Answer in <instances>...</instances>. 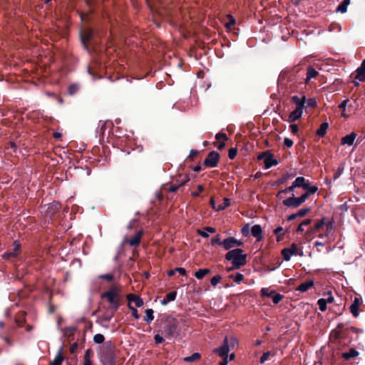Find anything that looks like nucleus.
<instances>
[{
  "mask_svg": "<svg viewBox=\"0 0 365 365\" xmlns=\"http://www.w3.org/2000/svg\"><path fill=\"white\" fill-rule=\"evenodd\" d=\"M304 189L307 190L304 194H308L309 197L310 195L316 193L318 190V187L315 185H310V182L309 181L307 182V185Z\"/></svg>",
  "mask_w": 365,
  "mask_h": 365,
  "instance_id": "2f4dec72",
  "label": "nucleus"
},
{
  "mask_svg": "<svg viewBox=\"0 0 365 365\" xmlns=\"http://www.w3.org/2000/svg\"><path fill=\"white\" fill-rule=\"evenodd\" d=\"M362 304V300L359 297H354L352 303L349 307L350 312L354 317H357L359 315V307Z\"/></svg>",
  "mask_w": 365,
  "mask_h": 365,
  "instance_id": "4468645a",
  "label": "nucleus"
},
{
  "mask_svg": "<svg viewBox=\"0 0 365 365\" xmlns=\"http://www.w3.org/2000/svg\"><path fill=\"white\" fill-rule=\"evenodd\" d=\"M128 307L131 310L132 316L135 319H138L140 318V315L138 313V310L135 307H133L130 303H128Z\"/></svg>",
  "mask_w": 365,
  "mask_h": 365,
  "instance_id": "de8ad7c7",
  "label": "nucleus"
},
{
  "mask_svg": "<svg viewBox=\"0 0 365 365\" xmlns=\"http://www.w3.org/2000/svg\"><path fill=\"white\" fill-rule=\"evenodd\" d=\"M154 340L155 344H161L164 341L163 337L159 334V332L154 336Z\"/></svg>",
  "mask_w": 365,
  "mask_h": 365,
  "instance_id": "13d9d810",
  "label": "nucleus"
},
{
  "mask_svg": "<svg viewBox=\"0 0 365 365\" xmlns=\"http://www.w3.org/2000/svg\"><path fill=\"white\" fill-rule=\"evenodd\" d=\"M93 31L91 29H85L81 32V39L84 47L88 50V43L93 38Z\"/></svg>",
  "mask_w": 365,
  "mask_h": 365,
  "instance_id": "9b49d317",
  "label": "nucleus"
},
{
  "mask_svg": "<svg viewBox=\"0 0 365 365\" xmlns=\"http://www.w3.org/2000/svg\"><path fill=\"white\" fill-rule=\"evenodd\" d=\"M222 277L220 275H215L211 279V284L213 286H216L221 280Z\"/></svg>",
  "mask_w": 365,
  "mask_h": 365,
  "instance_id": "5fc2aeb1",
  "label": "nucleus"
},
{
  "mask_svg": "<svg viewBox=\"0 0 365 365\" xmlns=\"http://www.w3.org/2000/svg\"><path fill=\"white\" fill-rule=\"evenodd\" d=\"M257 159L264 160V168L266 169H269L278 164V161L274 158V155L269 151H265L259 153L257 156Z\"/></svg>",
  "mask_w": 365,
  "mask_h": 365,
  "instance_id": "6e6552de",
  "label": "nucleus"
},
{
  "mask_svg": "<svg viewBox=\"0 0 365 365\" xmlns=\"http://www.w3.org/2000/svg\"><path fill=\"white\" fill-rule=\"evenodd\" d=\"M210 272V269H200L195 273V277L198 279H202L207 274Z\"/></svg>",
  "mask_w": 365,
  "mask_h": 365,
  "instance_id": "72a5a7b5",
  "label": "nucleus"
},
{
  "mask_svg": "<svg viewBox=\"0 0 365 365\" xmlns=\"http://www.w3.org/2000/svg\"><path fill=\"white\" fill-rule=\"evenodd\" d=\"M158 332L165 334V337L168 339L177 337L180 333L178 320L175 318H167L163 327V330L158 331Z\"/></svg>",
  "mask_w": 365,
  "mask_h": 365,
  "instance_id": "39448f33",
  "label": "nucleus"
},
{
  "mask_svg": "<svg viewBox=\"0 0 365 365\" xmlns=\"http://www.w3.org/2000/svg\"><path fill=\"white\" fill-rule=\"evenodd\" d=\"M197 232L202 237H209L208 232L214 233V232H215V229L213 227H206L205 228V230H199L197 231Z\"/></svg>",
  "mask_w": 365,
  "mask_h": 365,
  "instance_id": "7c9ffc66",
  "label": "nucleus"
},
{
  "mask_svg": "<svg viewBox=\"0 0 365 365\" xmlns=\"http://www.w3.org/2000/svg\"><path fill=\"white\" fill-rule=\"evenodd\" d=\"M318 75L319 72L317 71H316L312 66H309L307 71L305 83H308L312 78L317 77Z\"/></svg>",
  "mask_w": 365,
  "mask_h": 365,
  "instance_id": "5701e85b",
  "label": "nucleus"
},
{
  "mask_svg": "<svg viewBox=\"0 0 365 365\" xmlns=\"http://www.w3.org/2000/svg\"><path fill=\"white\" fill-rule=\"evenodd\" d=\"M317 304L319 305V309L320 311L322 312H325L327 310V302L324 300V298H322V299H319L318 301H317Z\"/></svg>",
  "mask_w": 365,
  "mask_h": 365,
  "instance_id": "79ce46f5",
  "label": "nucleus"
},
{
  "mask_svg": "<svg viewBox=\"0 0 365 365\" xmlns=\"http://www.w3.org/2000/svg\"><path fill=\"white\" fill-rule=\"evenodd\" d=\"M356 134L354 132L351 133L349 135H345L341 138V145H348L349 146L354 144V142L356 139Z\"/></svg>",
  "mask_w": 365,
  "mask_h": 365,
  "instance_id": "f3484780",
  "label": "nucleus"
},
{
  "mask_svg": "<svg viewBox=\"0 0 365 365\" xmlns=\"http://www.w3.org/2000/svg\"><path fill=\"white\" fill-rule=\"evenodd\" d=\"M235 24V19L233 18V16H232L231 15H230V32H232L233 35H237V32L235 31V30L232 31V29H231V26H234Z\"/></svg>",
  "mask_w": 365,
  "mask_h": 365,
  "instance_id": "4d7b16f0",
  "label": "nucleus"
},
{
  "mask_svg": "<svg viewBox=\"0 0 365 365\" xmlns=\"http://www.w3.org/2000/svg\"><path fill=\"white\" fill-rule=\"evenodd\" d=\"M115 312H113L112 309L108 308L106 312L101 316V320L106 322H109L114 317Z\"/></svg>",
  "mask_w": 365,
  "mask_h": 365,
  "instance_id": "a878e982",
  "label": "nucleus"
},
{
  "mask_svg": "<svg viewBox=\"0 0 365 365\" xmlns=\"http://www.w3.org/2000/svg\"><path fill=\"white\" fill-rule=\"evenodd\" d=\"M215 138L217 141H221V140H228V138L227 136V135L225 133H218L216 134L215 135Z\"/></svg>",
  "mask_w": 365,
  "mask_h": 365,
  "instance_id": "8fccbe9b",
  "label": "nucleus"
},
{
  "mask_svg": "<svg viewBox=\"0 0 365 365\" xmlns=\"http://www.w3.org/2000/svg\"><path fill=\"white\" fill-rule=\"evenodd\" d=\"M355 79L361 82L365 81V59L363 60L361 66L356 69Z\"/></svg>",
  "mask_w": 365,
  "mask_h": 365,
  "instance_id": "dca6fc26",
  "label": "nucleus"
},
{
  "mask_svg": "<svg viewBox=\"0 0 365 365\" xmlns=\"http://www.w3.org/2000/svg\"><path fill=\"white\" fill-rule=\"evenodd\" d=\"M86 3L89 6L91 12H94L96 0H86Z\"/></svg>",
  "mask_w": 365,
  "mask_h": 365,
  "instance_id": "864d4df0",
  "label": "nucleus"
},
{
  "mask_svg": "<svg viewBox=\"0 0 365 365\" xmlns=\"http://www.w3.org/2000/svg\"><path fill=\"white\" fill-rule=\"evenodd\" d=\"M99 277L103 279H106L108 282L113 281L114 278L113 275L111 274H101L99 276Z\"/></svg>",
  "mask_w": 365,
  "mask_h": 365,
  "instance_id": "6e6d98bb",
  "label": "nucleus"
},
{
  "mask_svg": "<svg viewBox=\"0 0 365 365\" xmlns=\"http://www.w3.org/2000/svg\"><path fill=\"white\" fill-rule=\"evenodd\" d=\"M91 351L90 349H87L84 354V361L83 365H93V363L91 360Z\"/></svg>",
  "mask_w": 365,
  "mask_h": 365,
  "instance_id": "e433bc0d",
  "label": "nucleus"
},
{
  "mask_svg": "<svg viewBox=\"0 0 365 365\" xmlns=\"http://www.w3.org/2000/svg\"><path fill=\"white\" fill-rule=\"evenodd\" d=\"M237 150L236 148H230V159H234L237 155Z\"/></svg>",
  "mask_w": 365,
  "mask_h": 365,
  "instance_id": "0e129e2a",
  "label": "nucleus"
},
{
  "mask_svg": "<svg viewBox=\"0 0 365 365\" xmlns=\"http://www.w3.org/2000/svg\"><path fill=\"white\" fill-rule=\"evenodd\" d=\"M251 234L252 235L256 238L257 242H259L263 238L262 235V229L261 225H255L251 228Z\"/></svg>",
  "mask_w": 365,
  "mask_h": 365,
  "instance_id": "2eb2a0df",
  "label": "nucleus"
},
{
  "mask_svg": "<svg viewBox=\"0 0 365 365\" xmlns=\"http://www.w3.org/2000/svg\"><path fill=\"white\" fill-rule=\"evenodd\" d=\"M293 140H291L290 138H285L284 140V144L286 147L287 148H291L292 147L293 145Z\"/></svg>",
  "mask_w": 365,
  "mask_h": 365,
  "instance_id": "69168bd1",
  "label": "nucleus"
},
{
  "mask_svg": "<svg viewBox=\"0 0 365 365\" xmlns=\"http://www.w3.org/2000/svg\"><path fill=\"white\" fill-rule=\"evenodd\" d=\"M75 330H76L75 327H66L64 329V336L66 337H70L71 336L73 335Z\"/></svg>",
  "mask_w": 365,
  "mask_h": 365,
  "instance_id": "ea45409f",
  "label": "nucleus"
},
{
  "mask_svg": "<svg viewBox=\"0 0 365 365\" xmlns=\"http://www.w3.org/2000/svg\"><path fill=\"white\" fill-rule=\"evenodd\" d=\"M128 303L133 302L137 307H140L143 305V300L138 296L133 294H129L127 296Z\"/></svg>",
  "mask_w": 365,
  "mask_h": 365,
  "instance_id": "a211bd4d",
  "label": "nucleus"
},
{
  "mask_svg": "<svg viewBox=\"0 0 365 365\" xmlns=\"http://www.w3.org/2000/svg\"><path fill=\"white\" fill-rule=\"evenodd\" d=\"M201 357V355L199 353H194L190 356H187L184 358V361L185 362H194L198 361Z\"/></svg>",
  "mask_w": 365,
  "mask_h": 365,
  "instance_id": "c9c22d12",
  "label": "nucleus"
},
{
  "mask_svg": "<svg viewBox=\"0 0 365 365\" xmlns=\"http://www.w3.org/2000/svg\"><path fill=\"white\" fill-rule=\"evenodd\" d=\"M325 220H326L325 217H322L319 220H317L314 223V226L311 228V230L307 232V234L315 233L316 232L319 231V229H321L325 225Z\"/></svg>",
  "mask_w": 365,
  "mask_h": 365,
  "instance_id": "4be33fe9",
  "label": "nucleus"
},
{
  "mask_svg": "<svg viewBox=\"0 0 365 365\" xmlns=\"http://www.w3.org/2000/svg\"><path fill=\"white\" fill-rule=\"evenodd\" d=\"M294 174L293 173H286L284 174V175L282 176V178L279 179V183H284L286 182L287 180L293 178L294 177Z\"/></svg>",
  "mask_w": 365,
  "mask_h": 365,
  "instance_id": "4c0bfd02",
  "label": "nucleus"
},
{
  "mask_svg": "<svg viewBox=\"0 0 365 365\" xmlns=\"http://www.w3.org/2000/svg\"><path fill=\"white\" fill-rule=\"evenodd\" d=\"M292 101L296 104V108L299 109L303 110L304 107V103L306 101V98L304 96L302 97H299L297 96H294L292 97Z\"/></svg>",
  "mask_w": 365,
  "mask_h": 365,
  "instance_id": "aec40b11",
  "label": "nucleus"
},
{
  "mask_svg": "<svg viewBox=\"0 0 365 365\" xmlns=\"http://www.w3.org/2000/svg\"><path fill=\"white\" fill-rule=\"evenodd\" d=\"M121 292L122 291L119 286L113 284L106 292H104L101 294V298L102 299H105L108 301L110 304L108 307L110 309H112L113 312H117L121 306V302L123 299Z\"/></svg>",
  "mask_w": 365,
  "mask_h": 365,
  "instance_id": "f03ea898",
  "label": "nucleus"
},
{
  "mask_svg": "<svg viewBox=\"0 0 365 365\" xmlns=\"http://www.w3.org/2000/svg\"><path fill=\"white\" fill-rule=\"evenodd\" d=\"M247 255L240 248L230 250V262L232 264L230 270L237 269L245 266L247 262Z\"/></svg>",
  "mask_w": 365,
  "mask_h": 365,
  "instance_id": "7ed1b4c3",
  "label": "nucleus"
},
{
  "mask_svg": "<svg viewBox=\"0 0 365 365\" xmlns=\"http://www.w3.org/2000/svg\"><path fill=\"white\" fill-rule=\"evenodd\" d=\"M290 131L292 134L296 135L299 131V127L297 124H291L289 126Z\"/></svg>",
  "mask_w": 365,
  "mask_h": 365,
  "instance_id": "052dcab7",
  "label": "nucleus"
},
{
  "mask_svg": "<svg viewBox=\"0 0 365 365\" xmlns=\"http://www.w3.org/2000/svg\"><path fill=\"white\" fill-rule=\"evenodd\" d=\"M303 110L295 108L292 112L290 113L288 118V121L290 123L294 122L302 117Z\"/></svg>",
  "mask_w": 365,
  "mask_h": 365,
  "instance_id": "6ab92c4d",
  "label": "nucleus"
},
{
  "mask_svg": "<svg viewBox=\"0 0 365 365\" xmlns=\"http://www.w3.org/2000/svg\"><path fill=\"white\" fill-rule=\"evenodd\" d=\"M350 0H343L338 6L336 11L341 13H345L347 10V6L349 4Z\"/></svg>",
  "mask_w": 365,
  "mask_h": 365,
  "instance_id": "f704fd0d",
  "label": "nucleus"
},
{
  "mask_svg": "<svg viewBox=\"0 0 365 365\" xmlns=\"http://www.w3.org/2000/svg\"><path fill=\"white\" fill-rule=\"evenodd\" d=\"M329 124L327 122L322 123L317 130L316 134L319 137H324L328 129Z\"/></svg>",
  "mask_w": 365,
  "mask_h": 365,
  "instance_id": "cd10ccee",
  "label": "nucleus"
},
{
  "mask_svg": "<svg viewBox=\"0 0 365 365\" xmlns=\"http://www.w3.org/2000/svg\"><path fill=\"white\" fill-rule=\"evenodd\" d=\"M243 245V242L241 240H235L233 237H230V250L235 245L241 246Z\"/></svg>",
  "mask_w": 365,
  "mask_h": 365,
  "instance_id": "49530a36",
  "label": "nucleus"
},
{
  "mask_svg": "<svg viewBox=\"0 0 365 365\" xmlns=\"http://www.w3.org/2000/svg\"><path fill=\"white\" fill-rule=\"evenodd\" d=\"M271 297L272 298V301L275 304L279 303L283 299V296L279 293H276L275 291Z\"/></svg>",
  "mask_w": 365,
  "mask_h": 365,
  "instance_id": "58836bf2",
  "label": "nucleus"
},
{
  "mask_svg": "<svg viewBox=\"0 0 365 365\" xmlns=\"http://www.w3.org/2000/svg\"><path fill=\"white\" fill-rule=\"evenodd\" d=\"M13 249L7 250L2 255L3 259L9 260L11 258L16 257L21 252V244L18 241H14L13 244Z\"/></svg>",
  "mask_w": 365,
  "mask_h": 365,
  "instance_id": "1a4fd4ad",
  "label": "nucleus"
},
{
  "mask_svg": "<svg viewBox=\"0 0 365 365\" xmlns=\"http://www.w3.org/2000/svg\"><path fill=\"white\" fill-rule=\"evenodd\" d=\"M105 340V337L103 334H96V335H94L93 336V341L96 343V344H102L103 343Z\"/></svg>",
  "mask_w": 365,
  "mask_h": 365,
  "instance_id": "c03bdc74",
  "label": "nucleus"
},
{
  "mask_svg": "<svg viewBox=\"0 0 365 365\" xmlns=\"http://www.w3.org/2000/svg\"><path fill=\"white\" fill-rule=\"evenodd\" d=\"M283 230L282 227L279 226L274 230V232L275 235H277V242L281 241L283 239L284 234H280Z\"/></svg>",
  "mask_w": 365,
  "mask_h": 365,
  "instance_id": "a19ab883",
  "label": "nucleus"
},
{
  "mask_svg": "<svg viewBox=\"0 0 365 365\" xmlns=\"http://www.w3.org/2000/svg\"><path fill=\"white\" fill-rule=\"evenodd\" d=\"M307 182L304 177H297L292 183L295 187L304 188Z\"/></svg>",
  "mask_w": 365,
  "mask_h": 365,
  "instance_id": "bb28decb",
  "label": "nucleus"
},
{
  "mask_svg": "<svg viewBox=\"0 0 365 365\" xmlns=\"http://www.w3.org/2000/svg\"><path fill=\"white\" fill-rule=\"evenodd\" d=\"M213 353L218 355L222 359V361L219 363V365L228 364V336H225L223 344L218 348L213 350Z\"/></svg>",
  "mask_w": 365,
  "mask_h": 365,
  "instance_id": "423d86ee",
  "label": "nucleus"
},
{
  "mask_svg": "<svg viewBox=\"0 0 365 365\" xmlns=\"http://www.w3.org/2000/svg\"><path fill=\"white\" fill-rule=\"evenodd\" d=\"M308 197V194H303L300 197H296L292 193L291 197L282 201V204L287 207H298L304 203Z\"/></svg>",
  "mask_w": 365,
  "mask_h": 365,
  "instance_id": "0eeeda50",
  "label": "nucleus"
},
{
  "mask_svg": "<svg viewBox=\"0 0 365 365\" xmlns=\"http://www.w3.org/2000/svg\"><path fill=\"white\" fill-rule=\"evenodd\" d=\"M210 205L213 209L218 210V211L222 210L228 206V197H225L223 204H220L217 207L215 205V202L214 198H211L210 199Z\"/></svg>",
  "mask_w": 365,
  "mask_h": 365,
  "instance_id": "b1692460",
  "label": "nucleus"
},
{
  "mask_svg": "<svg viewBox=\"0 0 365 365\" xmlns=\"http://www.w3.org/2000/svg\"><path fill=\"white\" fill-rule=\"evenodd\" d=\"M63 359H64V358H63V356L62 355V349L61 348L59 349L57 355L56 356V357L53 360V361L51 362V365H61Z\"/></svg>",
  "mask_w": 365,
  "mask_h": 365,
  "instance_id": "c85d7f7f",
  "label": "nucleus"
},
{
  "mask_svg": "<svg viewBox=\"0 0 365 365\" xmlns=\"http://www.w3.org/2000/svg\"><path fill=\"white\" fill-rule=\"evenodd\" d=\"M177 297V292L175 291L170 292L168 294H166L165 298L167 299V301L172 302Z\"/></svg>",
  "mask_w": 365,
  "mask_h": 365,
  "instance_id": "09e8293b",
  "label": "nucleus"
},
{
  "mask_svg": "<svg viewBox=\"0 0 365 365\" xmlns=\"http://www.w3.org/2000/svg\"><path fill=\"white\" fill-rule=\"evenodd\" d=\"M198 153L199 152L197 150H194V149L191 150L190 152L188 158H190L192 160L197 155Z\"/></svg>",
  "mask_w": 365,
  "mask_h": 365,
  "instance_id": "774afa93",
  "label": "nucleus"
},
{
  "mask_svg": "<svg viewBox=\"0 0 365 365\" xmlns=\"http://www.w3.org/2000/svg\"><path fill=\"white\" fill-rule=\"evenodd\" d=\"M314 282L313 280H308V281H306V282L302 283L300 285H299L297 287L296 290L299 291L301 292H305L309 289L312 287L314 286Z\"/></svg>",
  "mask_w": 365,
  "mask_h": 365,
  "instance_id": "412c9836",
  "label": "nucleus"
},
{
  "mask_svg": "<svg viewBox=\"0 0 365 365\" xmlns=\"http://www.w3.org/2000/svg\"><path fill=\"white\" fill-rule=\"evenodd\" d=\"M220 155L216 151H211L204 160V165L207 168H214L217 165Z\"/></svg>",
  "mask_w": 365,
  "mask_h": 365,
  "instance_id": "9d476101",
  "label": "nucleus"
},
{
  "mask_svg": "<svg viewBox=\"0 0 365 365\" xmlns=\"http://www.w3.org/2000/svg\"><path fill=\"white\" fill-rule=\"evenodd\" d=\"M363 333V329L354 326L348 327L344 323H339L330 333L329 339L332 342L341 341V340H349L351 341V334L357 336Z\"/></svg>",
  "mask_w": 365,
  "mask_h": 365,
  "instance_id": "f257e3e1",
  "label": "nucleus"
},
{
  "mask_svg": "<svg viewBox=\"0 0 365 365\" xmlns=\"http://www.w3.org/2000/svg\"><path fill=\"white\" fill-rule=\"evenodd\" d=\"M238 346V341L235 338L230 339V348H235Z\"/></svg>",
  "mask_w": 365,
  "mask_h": 365,
  "instance_id": "338daca9",
  "label": "nucleus"
},
{
  "mask_svg": "<svg viewBox=\"0 0 365 365\" xmlns=\"http://www.w3.org/2000/svg\"><path fill=\"white\" fill-rule=\"evenodd\" d=\"M359 354V351H357L355 349H350L348 352L342 353L341 357L346 360H348L351 358L356 357Z\"/></svg>",
  "mask_w": 365,
  "mask_h": 365,
  "instance_id": "393cba45",
  "label": "nucleus"
},
{
  "mask_svg": "<svg viewBox=\"0 0 365 365\" xmlns=\"http://www.w3.org/2000/svg\"><path fill=\"white\" fill-rule=\"evenodd\" d=\"M296 188L295 187H294V185L293 183L292 184L291 186L282 190H280L277 195V197H282V195L284 194V193H287V192H293L294 189Z\"/></svg>",
  "mask_w": 365,
  "mask_h": 365,
  "instance_id": "37998d69",
  "label": "nucleus"
},
{
  "mask_svg": "<svg viewBox=\"0 0 365 365\" xmlns=\"http://www.w3.org/2000/svg\"><path fill=\"white\" fill-rule=\"evenodd\" d=\"M143 235V230H140L137 233L130 239H125L123 242L128 243L131 247H137L140 245L141 238Z\"/></svg>",
  "mask_w": 365,
  "mask_h": 365,
  "instance_id": "ddd939ff",
  "label": "nucleus"
},
{
  "mask_svg": "<svg viewBox=\"0 0 365 365\" xmlns=\"http://www.w3.org/2000/svg\"><path fill=\"white\" fill-rule=\"evenodd\" d=\"M230 279H233L235 282L239 284L243 280L244 275L240 273H237L235 276L230 274Z\"/></svg>",
  "mask_w": 365,
  "mask_h": 365,
  "instance_id": "a18cd8bd",
  "label": "nucleus"
},
{
  "mask_svg": "<svg viewBox=\"0 0 365 365\" xmlns=\"http://www.w3.org/2000/svg\"><path fill=\"white\" fill-rule=\"evenodd\" d=\"M324 295H327V298L324 299L327 303L331 304L334 302V297L331 292H328L327 293H324Z\"/></svg>",
  "mask_w": 365,
  "mask_h": 365,
  "instance_id": "bf43d9fd",
  "label": "nucleus"
},
{
  "mask_svg": "<svg viewBox=\"0 0 365 365\" xmlns=\"http://www.w3.org/2000/svg\"><path fill=\"white\" fill-rule=\"evenodd\" d=\"M103 365H116L115 346L111 341L105 343L100 356Z\"/></svg>",
  "mask_w": 365,
  "mask_h": 365,
  "instance_id": "20e7f679",
  "label": "nucleus"
},
{
  "mask_svg": "<svg viewBox=\"0 0 365 365\" xmlns=\"http://www.w3.org/2000/svg\"><path fill=\"white\" fill-rule=\"evenodd\" d=\"M310 212V208H304V209H300L297 212V215L298 217H304L305 216L308 212Z\"/></svg>",
  "mask_w": 365,
  "mask_h": 365,
  "instance_id": "603ef678",
  "label": "nucleus"
},
{
  "mask_svg": "<svg viewBox=\"0 0 365 365\" xmlns=\"http://www.w3.org/2000/svg\"><path fill=\"white\" fill-rule=\"evenodd\" d=\"M343 170H344L343 166L339 167L338 169L336 170V171L334 174V180L337 179L341 175V173H343Z\"/></svg>",
  "mask_w": 365,
  "mask_h": 365,
  "instance_id": "680f3d73",
  "label": "nucleus"
},
{
  "mask_svg": "<svg viewBox=\"0 0 365 365\" xmlns=\"http://www.w3.org/2000/svg\"><path fill=\"white\" fill-rule=\"evenodd\" d=\"M145 316L144 317V321L147 324H150L154 319L153 310L152 309H147L145 311Z\"/></svg>",
  "mask_w": 365,
  "mask_h": 365,
  "instance_id": "c756f323",
  "label": "nucleus"
},
{
  "mask_svg": "<svg viewBox=\"0 0 365 365\" xmlns=\"http://www.w3.org/2000/svg\"><path fill=\"white\" fill-rule=\"evenodd\" d=\"M274 291H269L267 288H262L261 290L262 295L264 297H271L272 294H274Z\"/></svg>",
  "mask_w": 365,
  "mask_h": 365,
  "instance_id": "3c124183",
  "label": "nucleus"
},
{
  "mask_svg": "<svg viewBox=\"0 0 365 365\" xmlns=\"http://www.w3.org/2000/svg\"><path fill=\"white\" fill-rule=\"evenodd\" d=\"M298 246L295 243H292L290 247L284 248L281 254L283 257V259L285 261H289L292 255H297Z\"/></svg>",
  "mask_w": 365,
  "mask_h": 365,
  "instance_id": "f8f14e48",
  "label": "nucleus"
},
{
  "mask_svg": "<svg viewBox=\"0 0 365 365\" xmlns=\"http://www.w3.org/2000/svg\"><path fill=\"white\" fill-rule=\"evenodd\" d=\"M269 355H270L269 351L264 352V353L262 355V356H261V358H260V363H261V364L264 363V362L268 359V358H269Z\"/></svg>",
  "mask_w": 365,
  "mask_h": 365,
  "instance_id": "e2e57ef3",
  "label": "nucleus"
},
{
  "mask_svg": "<svg viewBox=\"0 0 365 365\" xmlns=\"http://www.w3.org/2000/svg\"><path fill=\"white\" fill-rule=\"evenodd\" d=\"M80 86L77 83L71 84L68 88V93L70 96H73L78 92Z\"/></svg>",
  "mask_w": 365,
  "mask_h": 365,
  "instance_id": "473e14b6",
  "label": "nucleus"
}]
</instances>
